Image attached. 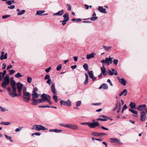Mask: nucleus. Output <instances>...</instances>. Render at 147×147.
<instances>
[{
    "label": "nucleus",
    "mask_w": 147,
    "mask_h": 147,
    "mask_svg": "<svg viewBox=\"0 0 147 147\" xmlns=\"http://www.w3.org/2000/svg\"><path fill=\"white\" fill-rule=\"evenodd\" d=\"M3 81L1 84L2 86L5 88H6V86L9 85V78L8 74H6L5 77L3 78Z\"/></svg>",
    "instance_id": "obj_1"
},
{
    "label": "nucleus",
    "mask_w": 147,
    "mask_h": 147,
    "mask_svg": "<svg viewBox=\"0 0 147 147\" xmlns=\"http://www.w3.org/2000/svg\"><path fill=\"white\" fill-rule=\"evenodd\" d=\"M81 125H88L91 128H94L96 126H98L100 125L98 122H84L81 123Z\"/></svg>",
    "instance_id": "obj_2"
},
{
    "label": "nucleus",
    "mask_w": 147,
    "mask_h": 147,
    "mask_svg": "<svg viewBox=\"0 0 147 147\" xmlns=\"http://www.w3.org/2000/svg\"><path fill=\"white\" fill-rule=\"evenodd\" d=\"M33 129H35L36 131H40L42 130L43 131L47 130L48 129L44 126L40 125H34L32 127Z\"/></svg>",
    "instance_id": "obj_3"
},
{
    "label": "nucleus",
    "mask_w": 147,
    "mask_h": 147,
    "mask_svg": "<svg viewBox=\"0 0 147 147\" xmlns=\"http://www.w3.org/2000/svg\"><path fill=\"white\" fill-rule=\"evenodd\" d=\"M113 59L112 57H109L106 58L105 60H102L101 61V62L102 63H105L107 65H109L110 64H111L112 62V59Z\"/></svg>",
    "instance_id": "obj_4"
},
{
    "label": "nucleus",
    "mask_w": 147,
    "mask_h": 147,
    "mask_svg": "<svg viewBox=\"0 0 147 147\" xmlns=\"http://www.w3.org/2000/svg\"><path fill=\"white\" fill-rule=\"evenodd\" d=\"M31 94L29 92H25L23 94V98L25 101L28 102L30 100Z\"/></svg>",
    "instance_id": "obj_5"
},
{
    "label": "nucleus",
    "mask_w": 147,
    "mask_h": 147,
    "mask_svg": "<svg viewBox=\"0 0 147 147\" xmlns=\"http://www.w3.org/2000/svg\"><path fill=\"white\" fill-rule=\"evenodd\" d=\"M23 86L24 85L20 82L17 83L16 84L17 88L19 95L22 94V90Z\"/></svg>",
    "instance_id": "obj_6"
},
{
    "label": "nucleus",
    "mask_w": 147,
    "mask_h": 147,
    "mask_svg": "<svg viewBox=\"0 0 147 147\" xmlns=\"http://www.w3.org/2000/svg\"><path fill=\"white\" fill-rule=\"evenodd\" d=\"M110 141L112 143H117L119 145L122 144V143L120 141V140L117 138H110Z\"/></svg>",
    "instance_id": "obj_7"
},
{
    "label": "nucleus",
    "mask_w": 147,
    "mask_h": 147,
    "mask_svg": "<svg viewBox=\"0 0 147 147\" xmlns=\"http://www.w3.org/2000/svg\"><path fill=\"white\" fill-rule=\"evenodd\" d=\"M60 100V103L61 105H64L69 107L71 106V102L69 99H68L67 101L62 100Z\"/></svg>",
    "instance_id": "obj_8"
},
{
    "label": "nucleus",
    "mask_w": 147,
    "mask_h": 147,
    "mask_svg": "<svg viewBox=\"0 0 147 147\" xmlns=\"http://www.w3.org/2000/svg\"><path fill=\"white\" fill-rule=\"evenodd\" d=\"M91 134L93 136L96 137H101L107 135V134L103 133H98L94 132L91 133Z\"/></svg>",
    "instance_id": "obj_9"
},
{
    "label": "nucleus",
    "mask_w": 147,
    "mask_h": 147,
    "mask_svg": "<svg viewBox=\"0 0 147 147\" xmlns=\"http://www.w3.org/2000/svg\"><path fill=\"white\" fill-rule=\"evenodd\" d=\"M32 105H36L38 103H42V100L41 99H36L35 98H32Z\"/></svg>",
    "instance_id": "obj_10"
},
{
    "label": "nucleus",
    "mask_w": 147,
    "mask_h": 147,
    "mask_svg": "<svg viewBox=\"0 0 147 147\" xmlns=\"http://www.w3.org/2000/svg\"><path fill=\"white\" fill-rule=\"evenodd\" d=\"M146 116L145 112L144 111H142L140 114V120L142 121H145L146 119Z\"/></svg>",
    "instance_id": "obj_11"
},
{
    "label": "nucleus",
    "mask_w": 147,
    "mask_h": 147,
    "mask_svg": "<svg viewBox=\"0 0 147 147\" xmlns=\"http://www.w3.org/2000/svg\"><path fill=\"white\" fill-rule=\"evenodd\" d=\"M44 79L46 80L48 79V80L46 82L49 85L52 84V82L51 80V79L50 78V77L49 75L46 74L45 77L44 78Z\"/></svg>",
    "instance_id": "obj_12"
},
{
    "label": "nucleus",
    "mask_w": 147,
    "mask_h": 147,
    "mask_svg": "<svg viewBox=\"0 0 147 147\" xmlns=\"http://www.w3.org/2000/svg\"><path fill=\"white\" fill-rule=\"evenodd\" d=\"M111 71V70H109L108 71V74L110 76H113V74L116 76L117 75V71L115 69H112Z\"/></svg>",
    "instance_id": "obj_13"
},
{
    "label": "nucleus",
    "mask_w": 147,
    "mask_h": 147,
    "mask_svg": "<svg viewBox=\"0 0 147 147\" xmlns=\"http://www.w3.org/2000/svg\"><path fill=\"white\" fill-rule=\"evenodd\" d=\"M10 85L13 92L16 91V82L14 80L11 81Z\"/></svg>",
    "instance_id": "obj_14"
},
{
    "label": "nucleus",
    "mask_w": 147,
    "mask_h": 147,
    "mask_svg": "<svg viewBox=\"0 0 147 147\" xmlns=\"http://www.w3.org/2000/svg\"><path fill=\"white\" fill-rule=\"evenodd\" d=\"M48 96H50L45 93L42 94L41 95V100H42V103L44 102L45 100H47L49 98H48Z\"/></svg>",
    "instance_id": "obj_15"
},
{
    "label": "nucleus",
    "mask_w": 147,
    "mask_h": 147,
    "mask_svg": "<svg viewBox=\"0 0 147 147\" xmlns=\"http://www.w3.org/2000/svg\"><path fill=\"white\" fill-rule=\"evenodd\" d=\"M146 108V105H139L137 108V109L140 111H144Z\"/></svg>",
    "instance_id": "obj_16"
},
{
    "label": "nucleus",
    "mask_w": 147,
    "mask_h": 147,
    "mask_svg": "<svg viewBox=\"0 0 147 147\" xmlns=\"http://www.w3.org/2000/svg\"><path fill=\"white\" fill-rule=\"evenodd\" d=\"M67 127L69 128L74 130L77 129L78 128V127L77 125L70 124H67Z\"/></svg>",
    "instance_id": "obj_17"
},
{
    "label": "nucleus",
    "mask_w": 147,
    "mask_h": 147,
    "mask_svg": "<svg viewBox=\"0 0 147 147\" xmlns=\"http://www.w3.org/2000/svg\"><path fill=\"white\" fill-rule=\"evenodd\" d=\"M1 56L0 57V59L1 60H3V59H6L7 58V53H6L4 55V53L3 51L1 52Z\"/></svg>",
    "instance_id": "obj_18"
},
{
    "label": "nucleus",
    "mask_w": 147,
    "mask_h": 147,
    "mask_svg": "<svg viewBox=\"0 0 147 147\" xmlns=\"http://www.w3.org/2000/svg\"><path fill=\"white\" fill-rule=\"evenodd\" d=\"M101 73L104 76H106L107 74V72L106 71V68L104 67V65H103L102 67H101Z\"/></svg>",
    "instance_id": "obj_19"
},
{
    "label": "nucleus",
    "mask_w": 147,
    "mask_h": 147,
    "mask_svg": "<svg viewBox=\"0 0 147 147\" xmlns=\"http://www.w3.org/2000/svg\"><path fill=\"white\" fill-rule=\"evenodd\" d=\"M117 78L122 84H123L124 86L126 85V81L124 78H121L120 79L119 77H117Z\"/></svg>",
    "instance_id": "obj_20"
},
{
    "label": "nucleus",
    "mask_w": 147,
    "mask_h": 147,
    "mask_svg": "<svg viewBox=\"0 0 147 147\" xmlns=\"http://www.w3.org/2000/svg\"><path fill=\"white\" fill-rule=\"evenodd\" d=\"M98 9L101 13H107L105 9L103 8L102 6H98Z\"/></svg>",
    "instance_id": "obj_21"
},
{
    "label": "nucleus",
    "mask_w": 147,
    "mask_h": 147,
    "mask_svg": "<svg viewBox=\"0 0 147 147\" xmlns=\"http://www.w3.org/2000/svg\"><path fill=\"white\" fill-rule=\"evenodd\" d=\"M51 91L53 94H56V91L55 88V85L54 83L52 84L51 86Z\"/></svg>",
    "instance_id": "obj_22"
},
{
    "label": "nucleus",
    "mask_w": 147,
    "mask_h": 147,
    "mask_svg": "<svg viewBox=\"0 0 147 147\" xmlns=\"http://www.w3.org/2000/svg\"><path fill=\"white\" fill-rule=\"evenodd\" d=\"M108 88V86L107 84L105 83H104L101 85L99 87V89H101L102 88L104 89H106Z\"/></svg>",
    "instance_id": "obj_23"
},
{
    "label": "nucleus",
    "mask_w": 147,
    "mask_h": 147,
    "mask_svg": "<svg viewBox=\"0 0 147 147\" xmlns=\"http://www.w3.org/2000/svg\"><path fill=\"white\" fill-rule=\"evenodd\" d=\"M8 94L9 95L13 97H15L16 96H18V95L16 92V91L13 92H8Z\"/></svg>",
    "instance_id": "obj_24"
},
{
    "label": "nucleus",
    "mask_w": 147,
    "mask_h": 147,
    "mask_svg": "<svg viewBox=\"0 0 147 147\" xmlns=\"http://www.w3.org/2000/svg\"><path fill=\"white\" fill-rule=\"evenodd\" d=\"M127 92L126 89H124L122 92L119 93V95L120 96H121L123 94L124 96H125L127 95Z\"/></svg>",
    "instance_id": "obj_25"
},
{
    "label": "nucleus",
    "mask_w": 147,
    "mask_h": 147,
    "mask_svg": "<svg viewBox=\"0 0 147 147\" xmlns=\"http://www.w3.org/2000/svg\"><path fill=\"white\" fill-rule=\"evenodd\" d=\"M96 16V14L95 12H94L92 15V17L90 18V19L92 21H94L97 20L98 19V17L95 16Z\"/></svg>",
    "instance_id": "obj_26"
},
{
    "label": "nucleus",
    "mask_w": 147,
    "mask_h": 147,
    "mask_svg": "<svg viewBox=\"0 0 147 147\" xmlns=\"http://www.w3.org/2000/svg\"><path fill=\"white\" fill-rule=\"evenodd\" d=\"M69 14L67 12H66L64 14L63 16V17L64 18V20H67V21H68L69 19Z\"/></svg>",
    "instance_id": "obj_27"
},
{
    "label": "nucleus",
    "mask_w": 147,
    "mask_h": 147,
    "mask_svg": "<svg viewBox=\"0 0 147 147\" xmlns=\"http://www.w3.org/2000/svg\"><path fill=\"white\" fill-rule=\"evenodd\" d=\"M64 13V11L63 10H62L61 11H59L57 12L54 13L53 14V16H61L63 15Z\"/></svg>",
    "instance_id": "obj_28"
},
{
    "label": "nucleus",
    "mask_w": 147,
    "mask_h": 147,
    "mask_svg": "<svg viewBox=\"0 0 147 147\" xmlns=\"http://www.w3.org/2000/svg\"><path fill=\"white\" fill-rule=\"evenodd\" d=\"M94 53H91L86 55V59H90L91 58L94 57Z\"/></svg>",
    "instance_id": "obj_29"
},
{
    "label": "nucleus",
    "mask_w": 147,
    "mask_h": 147,
    "mask_svg": "<svg viewBox=\"0 0 147 147\" xmlns=\"http://www.w3.org/2000/svg\"><path fill=\"white\" fill-rule=\"evenodd\" d=\"M40 94H39L37 93H32V98H37L39 97Z\"/></svg>",
    "instance_id": "obj_30"
},
{
    "label": "nucleus",
    "mask_w": 147,
    "mask_h": 147,
    "mask_svg": "<svg viewBox=\"0 0 147 147\" xmlns=\"http://www.w3.org/2000/svg\"><path fill=\"white\" fill-rule=\"evenodd\" d=\"M129 106L131 109H136V104L132 102H131L129 104Z\"/></svg>",
    "instance_id": "obj_31"
},
{
    "label": "nucleus",
    "mask_w": 147,
    "mask_h": 147,
    "mask_svg": "<svg viewBox=\"0 0 147 147\" xmlns=\"http://www.w3.org/2000/svg\"><path fill=\"white\" fill-rule=\"evenodd\" d=\"M85 75L86 77V79L84 82L85 85L87 84L88 83V77L87 74L86 73L85 74Z\"/></svg>",
    "instance_id": "obj_32"
},
{
    "label": "nucleus",
    "mask_w": 147,
    "mask_h": 147,
    "mask_svg": "<svg viewBox=\"0 0 147 147\" xmlns=\"http://www.w3.org/2000/svg\"><path fill=\"white\" fill-rule=\"evenodd\" d=\"M10 123L9 122H1L0 123L1 125H10Z\"/></svg>",
    "instance_id": "obj_33"
},
{
    "label": "nucleus",
    "mask_w": 147,
    "mask_h": 147,
    "mask_svg": "<svg viewBox=\"0 0 147 147\" xmlns=\"http://www.w3.org/2000/svg\"><path fill=\"white\" fill-rule=\"evenodd\" d=\"M103 48L107 51H108L112 48L111 46L107 47L106 46H103Z\"/></svg>",
    "instance_id": "obj_34"
},
{
    "label": "nucleus",
    "mask_w": 147,
    "mask_h": 147,
    "mask_svg": "<svg viewBox=\"0 0 147 147\" xmlns=\"http://www.w3.org/2000/svg\"><path fill=\"white\" fill-rule=\"evenodd\" d=\"M15 76L16 78H19L20 77H22L23 76L20 73L18 72L15 75Z\"/></svg>",
    "instance_id": "obj_35"
},
{
    "label": "nucleus",
    "mask_w": 147,
    "mask_h": 147,
    "mask_svg": "<svg viewBox=\"0 0 147 147\" xmlns=\"http://www.w3.org/2000/svg\"><path fill=\"white\" fill-rule=\"evenodd\" d=\"M45 11V10L38 11L36 12V14L38 15H42L41 14L44 13Z\"/></svg>",
    "instance_id": "obj_36"
},
{
    "label": "nucleus",
    "mask_w": 147,
    "mask_h": 147,
    "mask_svg": "<svg viewBox=\"0 0 147 147\" xmlns=\"http://www.w3.org/2000/svg\"><path fill=\"white\" fill-rule=\"evenodd\" d=\"M116 105L118 107V108H121V102H119L118 100L116 101Z\"/></svg>",
    "instance_id": "obj_37"
},
{
    "label": "nucleus",
    "mask_w": 147,
    "mask_h": 147,
    "mask_svg": "<svg viewBox=\"0 0 147 147\" xmlns=\"http://www.w3.org/2000/svg\"><path fill=\"white\" fill-rule=\"evenodd\" d=\"M129 111L131 112L132 113L136 115H137L138 113V112L136 111H135L133 109H129Z\"/></svg>",
    "instance_id": "obj_38"
},
{
    "label": "nucleus",
    "mask_w": 147,
    "mask_h": 147,
    "mask_svg": "<svg viewBox=\"0 0 147 147\" xmlns=\"http://www.w3.org/2000/svg\"><path fill=\"white\" fill-rule=\"evenodd\" d=\"M62 65L61 64H59L57 65V71L60 70L62 68Z\"/></svg>",
    "instance_id": "obj_39"
},
{
    "label": "nucleus",
    "mask_w": 147,
    "mask_h": 147,
    "mask_svg": "<svg viewBox=\"0 0 147 147\" xmlns=\"http://www.w3.org/2000/svg\"><path fill=\"white\" fill-rule=\"evenodd\" d=\"M83 67L86 71H87L88 69V66L87 63H85L83 66Z\"/></svg>",
    "instance_id": "obj_40"
},
{
    "label": "nucleus",
    "mask_w": 147,
    "mask_h": 147,
    "mask_svg": "<svg viewBox=\"0 0 147 147\" xmlns=\"http://www.w3.org/2000/svg\"><path fill=\"white\" fill-rule=\"evenodd\" d=\"M88 75L90 78L94 76V74L93 71H91L88 72Z\"/></svg>",
    "instance_id": "obj_41"
},
{
    "label": "nucleus",
    "mask_w": 147,
    "mask_h": 147,
    "mask_svg": "<svg viewBox=\"0 0 147 147\" xmlns=\"http://www.w3.org/2000/svg\"><path fill=\"white\" fill-rule=\"evenodd\" d=\"M27 78V81L28 83L29 84L31 83L32 81V78L31 77H28Z\"/></svg>",
    "instance_id": "obj_42"
},
{
    "label": "nucleus",
    "mask_w": 147,
    "mask_h": 147,
    "mask_svg": "<svg viewBox=\"0 0 147 147\" xmlns=\"http://www.w3.org/2000/svg\"><path fill=\"white\" fill-rule=\"evenodd\" d=\"M25 12V10H22L20 11L18 13V15H20L23 14Z\"/></svg>",
    "instance_id": "obj_43"
},
{
    "label": "nucleus",
    "mask_w": 147,
    "mask_h": 147,
    "mask_svg": "<svg viewBox=\"0 0 147 147\" xmlns=\"http://www.w3.org/2000/svg\"><path fill=\"white\" fill-rule=\"evenodd\" d=\"M4 135L7 140H10L12 142H13V140H11V137L5 134H4Z\"/></svg>",
    "instance_id": "obj_44"
},
{
    "label": "nucleus",
    "mask_w": 147,
    "mask_h": 147,
    "mask_svg": "<svg viewBox=\"0 0 147 147\" xmlns=\"http://www.w3.org/2000/svg\"><path fill=\"white\" fill-rule=\"evenodd\" d=\"M82 20L81 19H76V18H73L72 19V21H76L77 22H78V21L81 22L82 21Z\"/></svg>",
    "instance_id": "obj_45"
},
{
    "label": "nucleus",
    "mask_w": 147,
    "mask_h": 147,
    "mask_svg": "<svg viewBox=\"0 0 147 147\" xmlns=\"http://www.w3.org/2000/svg\"><path fill=\"white\" fill-rule=\"evenodd\" d=\"M81 101H78L76 102V106L77 107L80 106L81 104Z\"/></svg>",
    "instance_id": "obj_46"
},
{
    "label": "nucleus",
    "mask_w": 147,
    "mask_h": 147,
    "mask_svg": "<svg viewBox=\"0 0 147 147\" xmlns=\"http://www.w3.org/2000/svg\"><path fill=\"white\" fill-rule=\"evenodd\" d=\"M118 62V60L117 59H115L113 61V63L116 65H117Z\"/></svg>",
    "instance_id": "obj_47"
},
{
    "label": "nucleus",
    "mask_w": 147,
    "mask_h": 147,
    "mask_svg": "<svg viewBox=\"0 0 147 147\" xmlns=\"http://www.w3.org/2000/svg\"><path fill=\"white\" fill-rule=\"evenodd\" d=\"M53 98L55 102H57L58 100L57 96L55 95H54V96H53Z\"/></svg>",
    "instance_id": "obj_48"
},
{
    "label": "nucleus",
    "mask_w": 147,
    "mask_h": 147,
    "mask_svg": "<svg viewBox=\"0 0 147 147\" xmlns=\"http://www.w3.org/2000/svg\"><path fill=\"white\" fill-rule=\"evenodd\" d=\"M67 20H63V21H60V22H62V25H64L66 24L67 22Z\"/></svg>",
    "instance_id": "obj_49"
},
{
    "label": "nucleus",
    "mask_w": 147,
    "mask_h": 147,
    "mask_svg": "<svg viewBox=\"0 0 147 147\" xmlns=\"http://www.w3.org/2000/svg\"><path fill=\"white\" fill-rule=\"evenodd\" d=\"M38 90V89L36 87H34L33 88V90L32 91V93H36Z\"/></svg>",
    "instance_id": "obj_50"
},
{
    "label": "nucleus",
    "mask_w": 147,
    "mask_h": 147,
    "mask_svg": "<svg viewBox=\"0 0 147 147\" xmlns=\"http://www.w3.org/2000/svg\"><path fill=\"white\" fill-rule=\"evenodd\" d=\"M67 6L68 8V10L70 11L71 10V6L69 4H67Z\"/></svg>",
    "instance_id": "obj_51"
},
{
    "label": "nucleus",
    "mask_w": 147,
    "mask_h": 147,
    "mask_svg": "<svg viewBox=\"0 0 147 147\" xmlns=\"http://www.w3.org/2000/svg\"><path fill=\"white\" fill-rule=\"evenodd\" d=\"M48 99L47 100V102H48L50 104H52L51 101L50 100V99H51V97L50 96H48Z\"/></svg>",
    "instance_id": "obj_52"
},
{
    "label": "nucleus",
    "mask_w": 147,
    "mask_h": 147,
    "mask_svg": "<svg viewBox=\"0 0 147 147\" xmlns=\"http://www.w3.org/2000/svg\"><path fill=\"white\" fill-rule=\"evenodd\" d=\"M96 120L97 121H106L107 120L106 119H103L99 118L97 119H96Z\"/></svg>",
    "instance_id": "obj_53"
},
{
    "label": "nucleus",
    "mask_w": 147,
    "mask_h": 147,
    "mask_svg": "<svg viewBox=\"0 0 147 147\" xmlns=\"http://www.w3.org/2000/svg\"><path fill=\"white\" fill-rule=\"evenodd\" d=\"M62 130L61 129H55V132L56 133H59L62 131Z\"/></svg>",
    "instance_id": "obj_54"
},
{
    "label": "nucleus",
    "mask_w": 147,
    "mask_h": 147,
    "mask_svg": "<svg viewBox=\"0 0 147 147\" xmlns=\"http://www.w3.org/2000/svg\"><path fill=\"white\" fill-rule=\"evenodd\" d=\"M127 108V107L126 105L125 104L124 105L123 108H122V113H123V111L126 109Z\"/></svg>",
    "instance_id": "obj_55"
},
{
    "label": "nucleus",
    "mask_w": 147,
    "mask_h": 147,
    "mask_svg": "<svg viewBox=\"0 0 147 147\" xmlns=\"http://www.w3.org/2000/svg\"><path fill=\"white\" fill-rule=\"evenodd\" d=\"M10 16V15H4V16H3L2 17V18L3 19H5L7 18H8Z\"/></svg>",
    "instance_id": "obj_56"
},
{
    "label": "nucleus",
    "mask_w": 147,
    "mask_h": 147,
    "mask_svg": "<svg viewBox=\"0 0 147 147\" xmlns=\"http://www.w3.org/2000/svg\"><path fill=\"white\" fill-rule=\"evenodd\" d=\"M23 128L22 127H21L20 128H16V129H15V131L16 132H18V131H20L21 130V129H22V128Z\"/></svg>",
    "instance_id": "obj_57"
},
{
    "label": "nucleus",
    "mask_w": 147,
    "mask_h": 147,
    "mask_svg": "<svg viewBox=\"0 0 147 147\" xmlns=\"http://www.w3.org/2000/svg\"><path fill=\"white\" fill-rule=\"evenodd\" d=\"M6 3L9 5H11L12 4V3H11V1H7L6 2Z\"/></svg>",
    "instance_id": "obj_58"
},
{
    "label": "nucleus",
    "mask_w": 147,
    "mask_h": 147,
    "mask_svg": "<svg viewBox=\"0 0 147 147\" xmlns=\"http://www.w3.org/2000/svg\"><path fill=\"white\" fill-rule=\"evenodd\" d=\"M9 74L10 75H12V74H13L15 72V71L13 70H9Z\"/></svg>",
    "instance_id": "obj_59"
},
{
    "label": "nucleus",
    "mask_w": 147,
    "mask_h": 147,
    "mask_svg": "<svg viewBox=\"0 0 147 147\" xmlns=\"http://www.w3.org/2000/svg\"><path fill=\"white\" fill-rule=\"evenodd\" d=\"M38 107L39 108H46V107L50 108V107H51L49 106H39Z\"/></svg>",
    "instance_id": "obj_60"
},
{
    "label": "nucleus",
    "mask_w": 147,
    "mask_h": 147,
    "mask_svg": "<svg viewBox=\"0 0 147 147\" xmlns=\"http://www.w3.org/2000/svg\"><path fill=\"white\" fill-rule=\"evenodd\" d=\"M51 67H48V68L46 69H45V71L48 73L51 70Z\"/></svg>",
    "instance_id": "obj_61"
},
{
    "label": "nucleus",
    "mask_w": 147,
    "mask_h": 147,
    "mask_svg": "<svg viewBox=\"0 0 147 147\" xmlns=\"http://www.w3.org/2000/svg\"><path fill=\"white\" fill-rule=\"evenodd\" d=\"M26 88L25 87H23V94L25 92H27L26 91Z\"/></svg>",
    "instance_id": "obj_62"
},
{
    "label": "nucleus",
    "mask_w": 147,
    "mask_h": 147,
    "mask_svg": "<svg viewBox=\"0 0 147 147\" xmlns=\"http://www.w3.org/2000/svg\"><path fill=\"white\" fill-rule=\"evenodd\" d=\"M15 6L14 5H12L10 6H9L8 8L9 9H13L15 8Z\"/></svg>",
    "instance_id": "obj_63"
},
{
    "label": "nucleus",
    "mask_w": 147,
    "mask_h": 147,
    "mask_svg": "<svg viewBox=\"0 0 147 147\" xmlns=\"http://www.w3.org/2000/svg\"><path fill=\"white\" fill-rule=\"evenodd\" d=\"M77 66L76 65H72L71 66V68L73 69H74L77 67Z\"/></svg>",
    "instance_id": "obj_64"
}]
</instances>
